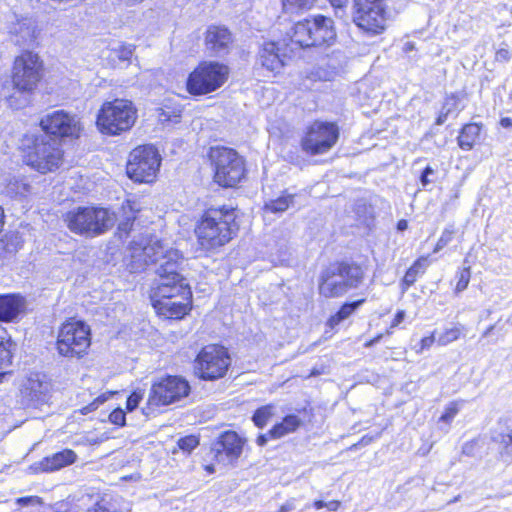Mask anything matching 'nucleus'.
<instances>
[{
    "label": "nucleus",
    "instance_id": "nucleus-16",
    "mask_svg": "<svg viewBox=\"0 0 512 512\" xmlns=\"http://www.w3.org/2000/svg\"><path fill=\"white\" fill-rule=\"evenodd\" d=\"M40 125L45 131V135L59 138H78L82 129L77 116L63 110L47 114L41 119Z\"/></svg>",
    "mask_w": 512,
    "mask_h": 512
},
{
    "label": "nucleus",
    "instance_id": "nucleus-34",
    "mask_svg": "<svg viewBox=\"0 0 512 512\" xmlns=\"http://www.w3.org/2000/svg\"><path fill=\"white\" fill-rule=\"evenodd\" d=\"M274 412H275L274 405L268 404V405L262 406L255 411V413L252 417V420L257 427L263 428L267 424V422L270 420V418L274 415Z\"/></svg>",
    "mask_w": 512,
    "mask_h": 512
},
{
    "label": "nucleus",
    "instance_id": "nucleus-30",
    "mask_svg": "<svg viewBox=\"0 0 512 512\" xmlns=\"http://www.w3.org/2000/svg\"><path fill=\"white\" fill-rule=\"evenodd\" d=\"M428 266L427 258L421 257L414 262V264L407 270L402 280L403 289L407 290L412 286L419 275H422Z\"/></svg>",
    "mask_w": 512,
    "mask_h": 512
},
{
    "label": "nucleus",
    "instance_id": "nucleus-51",
    "mask_svg": "<svg viewBox=\"0 0 512 512\" xmlns=\"http://www.w3.org/2000/svg\"><path fill=\"white\" fill-rule=\"evenodd\" d=\"M511 58L510 51L507 48H500L496 51L497 61H508Z\"/></svg>",
    "mask_w": 512,
    "mask_h": 512
},
{
    "label": "nucleus",
    "instance_id": "nucleus-21",
    "mask_svg": "<svg viewBox=\"0 0 512 512\" xmlns=\"http://www.w3.org/2000/svg\"><path fill=\"white\" fill-rule=\"evenodd\" d=\"M153 307L167 318H182L191 309V299L181 297H150Z\"/></svg>",
    "mask_w": 512,
    "mask_h": 512
},
{
    "label": "nucleus",
    "instance_id": "nucleus-42",
    "mask_svg": "<svg viewBox=\"0 0 512 512\" xmlns=\"http://www.w3.org/2000/svg\"><path fill=\"white\" fill-rule=\"evenodd\" d=\"M198 444L199 441L195 436H186L178 440V447L187 452L192 451Z\"/></svg>",
    "mask_w": 512,
    "mask_h": 512
},
{
    "label": "nucleus",
    "instance_id": "nucleus-46",
    "mask_svg": "<svg viewBox=\"0 0 512 512\" xmlns=\"http://www.w3.org/2000/svg\"><path fill=\"white\" fill-rule=\"evenodd\" d=\"M109 420L115 425L124 426L126 424V415L124 410L121 408L114 409L109 415Z\"/></svg>",
    "mask_w": 512,
    "mask_h": 512
},
{
    "label": "nucleus",
    "instance_id": "nucleus-62",
    "mask_svg": "<svg viewBox=\"0 0 512 512\" xmlns=\"http://www.w3.org/2000/svg\"><path fill=\"white\" fill-rule=\"evenodd\" d=\"M415 49V44L413 42H406L404 44L403 50L405 52H410Z\"/></svg>",
    "mask_w": 512,
    "mask_h": 512
},
{
    "label": "nucleus",
    "instance_id": "nucleus-22",
    "mask_svg": "<svg viewBox=\"0 0 512 512\" xmlns=\"http://www.w3.org/2000/svg\"><path fill=\"white\" fill-rule=\"evenodd\" d=\"M77 458L78 456L73 450L64 449L33 463L30 469L35 473L53 472L74 464Z\"/></svg>",
    "mask_w": 512,
    "mask_h": 512
},
{
    "label": "nucleus",
    "instance_id": "nucleus-54",
    "mask_svg": "<svg viewBox=\"0 0 512 512\" xmlns=\"http://www.w3.org/2000/svg\"><path fill=\"white\" fill-rule=\"evenodd\" d=\"M450 114H448L447 112H445L444 110L441 109L437 119H436V124L437 125H442L445 123V121L447 120L448 116Z\"/></svg>",
    "mask_w": 512,
    "mask_h": 512
},
{
    "label": "nucleus",
    "instance_id": "nucleus-19",
    "mask_svg": "<svg viewBox=\"0 0 512 512\" xmlns=\"http://www.w3.org/2000/svg\"><path fill=\"white\" fill-rule=\"evenodd\" d=\"M293 52L294 45L279 42H264L258 53V60L268 71L279 73L289 59L287 51Z\"/></svg>",
    "mask_w": 512,
    "mask_h": 512
},
{
    "label": "nucleus",
    "instance_id": "nucleus-44",
    "mask_svg": "<svg viewBox=\"0 0 512 512\" xmlns=\"http://www.w3.org/2000/svg\"><path fill=\"white\" fill-rule=\"evenodd\" d=\"M458 412H459L458 403L452 402L445 408V412L440 417V421L450 423L453 420V418L457 415Z\"/></svg>",
    "mask_w": 512,
    "mask_h": 512
},
{
    "label": "nucleus",
    "instance_id": "nucleus-41",
    "mask_svg": "<svg viewBox=\"0 0 512 512\" xmlns=\"http://www.w3.org/2000/svg\"><path fill=\"white\" fill-rule=\"evenodd\" d=\"M109 396H110V394H108V395L102 394V395L98 396L90 404H88L80 409L81 414L87 415L88 413L95 411L96 409H98V407L101 404H103L104 402H106L108 400Z\"/></svg>",
    "mask_w": 512,
    "mask_h": 512
},
{
    "label": "nucleus",
    "instance_id": "nucleus-29",
    "mask_svg": "<svg viewBox=\"0 0 512 512\" xmlns=\"http://www.w3.org/2000/svg\"><path fill=\"white\" fill-rule=\"evenodd\" d=\"M294 194L284 193L276 199H270L264 204L266 213L280 214L294 205Z\"/></svg>",
    "mask_w": 512,
    "mask_h": 512
},
{
    "label": "nucleus",
    "instance_id": "nucleus-37",
    "mask_svg": "<svg viewBox=\"0 0 512 512\" xmlns=\"http://www.w3.org/2000/svg\"><path fill=\"white\" fill-rule=\"evenodd\" d=\"M283 7L288 12H295L303 9H310L316 0H282Z\"/></svg>",
    "mask_w": 512,
    "mask_h": 512
},
{
    "label": "nucleus",
    "instance_id": "nucleus-3",
    "mask_svg": "<svg viewBox=\"0 0 512 512\" xmlns=\"http://www.w3.org/2000/svg\"><path fill=\"white\" fill-rule=\"evenodd\" d=\"M117 220L116 214L103 207H76L63 215L67 228L78 235L94 237L111 229Z\"/></svg>",
    "mask_w": 512,
    "mask_h": 512
},
{
    "label": "nucleus",
    "instance_id": "nucleus-8",
    "mask_svg": "<svg viewBox=\"0 0 512 512\" xmlns=\"http://www.w3.org/2000/svg\"><path fill=\"white\" fill-rule=\"evenodd\" d=\"M56 345L63 357H83L91 345L90 327L81 320L69 319L61 325Z\"/></svg>",
    "mask_w": 512,
    "mask_h": 512
},
{
    "label": "nucleus",
    "instance_id": "nucleus-31",
    "mask_svg": "<svg viewBox=\"0 0 512 512\" xmlns=\"http://www.w3.org/2000/svg\"><path fill=\"white\" fill-rule=\"evenodd\" d=\"M364 301V299H361L355 302L343 304L339 311L328 319V326L330 328H334L339 325L342 321L351 316L357 310V308H359L364 303Z\"/></svg>",
    "mask_w": 512,
    "mask_h": 512
},
{
    "label": "nucleus",
    "instance_id": "nucleus-47",
    "mask_svg": "<svg viewBox=\"0 0 512 512\" xmlns=\"http://www.w3.org/2000/svg\"><path fill=\"white\" fill-rule=\"evenodd\" d=\"M143 398V392L141 390L134 391L128 398L126 408L128 411L136 409Z\"/></svg>",
    "mask_w": 512,
    "mask_h": 512
},
{
    "label": "nucleus",
    "instance_id": "nucleus-53",
    "mask_svg": "<svg viewBox=\"0 0 512 512\" xmlns=\"http://www.w3.org/2000/svg\"><path fill=\"white\" fill-rule=\"evenodd\" d=\"M404 318H405V312L402 310L398 311L391 323L390 328L392 329V328L397 327L404 320Z\"/></svg>",
    "mask_w": 512,
    "mask_h": 512
},
{
    "label": "nucleus",
    "instance_id": "nucleus-28",
    "mask_svg": "<svg viewBox=\"0 0 512 512\" xmlns=\"http://www.w3.org/2000/svg\"><path fill=\"white\" fill-rule=\"evenodd\" d=\"M15 344L8 336L7 331L0 327V369L10 366L13 358Z\"/></svg>",
    "mask_w": 512,
    "mask_h": 512
},
{
    "label": "nucleus",
    "instance_id": "nucleus-2",
    "mask_svg": "<svg viewBox=\"0 0 512 512\" xmlns=\"http://www.w3.org/2000/svg\"><path fill=\"white\" fill-rule=\"evenodd\" d=\"M42 77V62L37 54L23 52L14 60L12 69L13 92L3 93L9 106L13 109L24 107L27 102L26 93L32 92Z\"/></svg>",
    "mask_w": 512,
    "mask_h": 512
},
{
    "label": "nucleus",
    "instance_id": "nucleus-58",
    "mask_svg": "<svg viewBox=\"0 0 512 512\" xmlns=\"http://www.w3.org/2000/svg\"><path fill=\"white\" fill-rule=\"evenodd\" d=\"M131 220H134V217H132V218L128 217L126 222L120 223L119 224V230L124 231V232H128V230L130 229L129 226L131 225V223H130Z\"/></svg>",
    "mask_w": 512,
    "mask_h": 512
},
{
    "label": "nucleus",
    "instance_id": "nucleus-33",
    "mask_svg": "<svg viewBox=\"0 0 512 512\" xmlns=\"http://www.w3.org/2000/svg\"><path fill=\"white\" fill-rule=\"evenodd\" d=\"M464 331V326L462 324H456L453 327L445 328L442 333L439 334L437 338V343L440 346H446L456 340H458Z\"/></svg>",
    "mask_w": 512,
    "mask_h": 512
},
{
    "label": "nucleus",
    "instance_id": "nucleus-36",
    "mask_svg": "<svg viewBox=\"0 0 512 512\" xmlns=\"http://www.w3.org/2000/svg\"><path fill=\"white\" fill-rule=\"evenodd\" d=\"M25 389L30 391L32 398H38L47 390V385L39 379L38 375H35L27 380Z\"/></svg>",
    "mask_w": 512,
    "mask_h": 512
},
{
    "label": "nucleus",
    "instance_id": "nucleus-61",
    "mask_svg": "<svg viewBox=\"0 0 512 512\" xmlns=\"http://www.w3.org/2000/svg\"><path fill=\"white\" fill-rule=\"evenodd\" d=\"M293 509H294L293 504H292V503H290V502H288V503H285L284 505H282V506L280 507L279 512H289V511H291V510H293Z\"/></svg>",
    "mask_w": 512,
    "mask_h": 512
},
{
    "label": "nucleus",
    "instance_id": "nucleus-35",
    "mask_svg": "<svg viewBox=\"0 0 512 512\" xmlns=\"http://www.w3.org/2000/svg\"><path fill=\"white\" fill-rule=\"evenodd\" d=\"M20 38L16 39V43L19 45L30 46L36 39L35 27L31 23H22L19 27Z\"/></svg>",
    "mask_w": 512,
    "mask_h": 512
},
{
    "label": "nucleus",
    "instance_id": "nucleus-40",
    "mask_svg": "<svg viewBox=\"0 0 512 512\" xmlns=\"http://www.w3.org/2000/svg\"><path fill=\"white\" fill-rule=\"evenodd\" d=\"M470 277H471L470 266L463 267L457 273L458 281H457L456 288H455L456 293H460L467 288L469 281H470Z\"/></svg>",
    "mask_w": 512,
    "mask_h": 512
},
{
    "label": "nucleus",
    "instance_id": "nucleus-13",
    "mask_svg": "<svg viewBox=\"0 0 512 512\" xmlns=\"http://www.w3.org/2000/svg\"><path fill=\"white\" fill-rule=\"evenodd\" d=\"M385 0H354L353 21L362 30L379 34L386 27Z\"/></svg>",
    "mask_w": 512,
    "mask_h": 512
},
{
    "label": "nucleus",
    "instance_id": "nucleus-9",
    "mask_svg": "<svg viewBox=\"0 0 512 512\" xmlns=\"http://www.w3.org/2000/svg\"><path fill=\"white\" fill-rule=\"evenodd\" d=\"M161 155L153 145H141L134 148L126 166L130 179L139 183H151L156 179L161 165Z\"/></svg>",
    "mask_w": 512,
    "mask_h": 512
},
{
    "label": "nucleus",
    "instance_id": "nucleus-18",
    "mask_svg": "<svg viewBox=\"0 0 512 512\" xmlns=\"http://www.w3.org/2000/svg\"><path fill=\"white\" fill-rule=\"evenodd\" d=\"M130 250L133 262L138 268H142L151 263H158L167 249L156 236L145 235L133 240Z\"/></svg>",
    "mask_w": 512,
    "mask_h": 512
},
{
    "label": "nucleus",
    "instance_id": "nucleus-48",
    "mask_svg": "<svg viewBox=\"0 0 512 512\" xmlns=\"http://www.w3.org/2000/svg\"><path fill=\"white\" fill-rule=\"evenodd\" d=\"M268 434L271 438L278 439L289 433L286 431L282 423H278L274 425L271 430H269Z\"/></svg>",
    "mask_w": 512,
    "mask_h": 512
},
{
    "label": "nucleus",
    "instance_id": "nucleus-10",
    "mask_svg": "<svg viewBox=\"0 0 512 512\" xmlns=\"http://www.w3.org/2000/svg\"><path fill=\"white\" fill-rule=\"evenodd\" d=\"M32 146L28 147L24 155L27 165L41 173H47L58 168L62 160L60 142L49 135H40L33 138Z\"/></svg>",
    "mask_w": 512,
    "mask_h": 512
},
{
    "label": "nucleus",
    "instance_id": "nucleus-63",
    "mask_svg": "<svg viewBox=\"0 0 512 512\" xmlns=\"http://www.w3.org/2000/svg\"><path fill=\"white\" fill-rule=\"evenodd\" d=\"M314 507L319 510V509H322V508H326V502L322 501V500H317L314 502Z\"/></svg>",
    "mask_w": 512,
    "mask_h": 512
},
{
    "label": "nucleus",
    "instance_id": "nucleus-64",
    "mask_svg": "<svg viewBox=\"0 0 512 512\" xmlns=\"http://www.w3.org/2000/svg\"><path fill=\"white\" fill-rule=\"evenodd\" d=\"M407 226H408V224H407V221H405V220H400V221L398 222V224H397V228H398V230H400V231L405 230V229L407 228Z\"/></svg>",
    "mask_w": 512,
    "mask_h": 512
},
{
    "label": "nucleus",
    "instance_id": "nucleus-59",
    "mask_svg": "<svg viewBox=\"0 0 512 512\" xmlns=\"http://www.w3.org/2000/svg\"><path fill=\"white\" fill-rule=\"evenodd\" d=\"M268 436L269 434H261L258 436L257 440H256V443L259 445V446H264L266 445L267 441H268Z\"/></svg>",
    "mask_w": 512,
    "mask_h": 512
},
{
    "label": "nucleus",
    "instance_id": "nucleus-43",
    "mask_svg": "<svg viewBox=\"0 0 512 512\" xmlns=\"http://www.w3.org/2000/svg\"><path fill=\"white\" fill-rule=\"evenodd\" d=\"M281 423L288 433H292L300 426L301 420L296 415H288Z\"/></svg>",
    "mask_w": 512,
    "mask_h": 512
},
{
    "label": "nucleus",
    "instance_id": "nucleus-32",
    "mask_svg": "<svg viewBox=\"0 0 512 512\" xmlns=\"http://www.w3.org/2000/svg\"><path fill=\"white\" fill-rule=\"evenodd\" d=\"M493 441L499 444V453L504 461H512V430L493 436Z\"/></svg>",
    "mask_w": 512,
    "mask_h": 512
},
{
    "label": "nucleus",
    "instance_id": "nucleus-6",
    "mask_svg": "<svg viewBox=\"0 0 512 512\" xmlns=\"http://www.w3.org/2000/svg\"><path fill=\"white\" fill-rule=\"evenodd\" d=\"M290 36L291 45L299 48L331 45L336 39L333 20L322 15L296 23Z\"/></svg>",
    "mask_w": 512,
    "mask_h": 512
},
{
    "label": "nucleus",
    "instance_id": "nucleus-45",
    "mask_svg": "<svg viewBox=\"0 0 512 512\" xmlns=\"http://www.w3.org/2000/svg\"><path fill=\"white\" fill-rule=\"evenodd\" d=\"M458 106H459V99L457 98V96L452 94V95L446 97L441 109L444 110L445 112H447L448 114H451V113L459 110Z\"/></svg>",
    "mask_w": 512,
    "mask_h": 512
},
{
    "label": "nucleus",
    "instance_id": "nucleus-25",
    "mask_svg": "<svg viewBox=\"0 0 512 512\" xmlns=\"http://www.w3.org/2000/svg\"><path fill=\"white\" fill-rule=\"evenodd\" d=\"M181 260V255L178 250L168 249L165 251V254L162 255L160 259L159 267L156 270L157 275H169V276H182L178 272L179 261Z\"/></svg>",
    "mask_w": 512,
    "mask_h": 512
},
{
    "label": "nucleus",
    "instance_id": "nucleus-1",
    "mask_svg": "<svg viewBox=\"0 0 512 512\" xmlns=\"http://www.w3.org/2000/svg\"><path fill=\"white\" fill-rule=\"evenodd\" d=\"M235 219L233 208L223 206L206 210L195 229L201 247L210 251L227 244L238 230Z\"/></svg>",
    "mask_w": 512,
    "mask_h": 512
},
{
    "label": "nucleus",
    "instance_id": "nucleus-15",
    "mask_svg": "<svg viewBox=\"0 0 512 512\" xmlns=\"http://www.w3.org/2000/svg\"><path fill=\"white\" fill-rule=\"evenodd\" d=\"M189 383L182 377L168 376L152 385L148 397L150 406L169 405L188 396Z\"/></svg>",
    "mask_w": 512,
    "mask_h": 512
},
{
    "label": "nucleus",
    "instance_id": "nucleus-60",
    "mask_svg": "<svg viewBox=\"0 0 512 512\" xmlns=\"http://www.w3.org/2000/svg\"><path fill=\"white\" fill-rule=\"evenodd\" d=\"M382 338V334H379L377 335L376 337H374L373 339L369 340L368 342L365 343V347L369 348V347H372L373 345H375L376 343H378Z\"/></svg>",
    "mask_w": 512,
    "mask_h": 512
},
{
    "label": "nucleus",
    "instance_id": "nucleus-26",
    "mask_svg": "<svg viewBox=\"0 0 512 512\" xmlns=\"http://www.w3.org/2000/svg\"><path fill=\"white\" fill-rule=\"evenodd\" d=\"M31 185L24 178L13 177L5 185L3 193L13 199H24L30 195Z\"/></svg>",
    "mask_w": 512,
    "mask_h": 512
},
{
    "label": "nucleus",
    "instance_id": "nucleus-4",
    "mask_svg": "<svg viewBox=\"0 0 512 512\" xmlns=\"http://www.w3.org/2000/svg\"><path fill=\"white\" fill-rule=\"evenodd\" d=\"M362 279L363 270L359 265L336 262L321 273L319 293L326 298L340 297L349 289L356 288Z\"/></svg>",
    "mask_w": 512,
    "mask_h": 512
},
{
    "label": "nucleus",
    "instance_id": "nucleus-17",
    "mask_svg": "<svg viewBox=\"0 0 512 512\" xmlns=\"http://www.w3.org/2000/svg\"><path fill=\"white\" fill-rule=\"evenodd\" d=\"M245 439L234 431L221 433L211 444V457L222 464H231L236 461L243 452Z\"/></svg>",
    "mask_w": 512,
    "mask_h": 512
},
{
    "label": "nucleus",
    "instance_id": "nucleus-56",
    "mask_svg": "<svg viewBox=\"0 0 512 512\" xmlns=\"http://www.w3.org/2000/svg\"><path fill=\"white\" fill-rule=\"evenodd\" d=\"M339 507H340V502L337 500H332L330 502H326V508L329 511H337Z\"/></svg>",
    "mask_w": 512,
    "mask_h": 512
},
{
    "label": "nucleus",
    "instance_id": "nucleus-52",
    "mask_svg": "<svg viewBox=\"0 0 512 512\" xmlns=\"http://www.w3.org/2000/svg\"><path fill=\"white\" fill-rule=\"evenodd\" d=\"M331 5L336 9V14L338 12H343V9L348 4V0H329Z\"/></svg>",
    "mask_w": 512,
    "mask_h": 512
},
{
    "label": "nucleus",
    "instance_id": "nucleus-24",
    "mask_svg": "<svg viewBox=\"0 0 512 512\" xmlns=\"http://www.w3.org/2000/svg\"><path fill=\"white\" fill-rule=\"evenodd\" d=\"M231 41V34L224 27L210 26L206 32V47L216 54L224 53Z\"/></svg>",
    "mask_w": 512,
    "mask_h": 512
},
{
    "label": "nucleus",
    "instance_id": "nucleus-14",
    "mask_svg": "<svg viewBox=\"0 0 512 512\" xmlns=\"http://www.w3.org/2000/svg\"><path fill=\"white\" fill-rule=\"evenodd\" d=\"M339 138V129L335 123L313 122L301 141L302 149L311 155L328 152Z\"/></svg>",
    "mask_w": 512,
    "mask_h": 512
},
{
    "label": "nucleus",
    "instance_id": "nucleus-7",
    "mask_svg": "<svg viewBox=\"0 0 512 512\" xmlns=\"http://www.w3.org/2000/svg\"><path fill=\"white\" fill-rule=\"evenodd\" d=\"M209 158L214 167L215 182L223 187L236 186L245 176V161L232 148L211 147Z\"/></svg>",
    "mask_w": 512,
    "mask_h": 512
},
{
    "label": "nucleus",
    "instance_id": "nucleus-12",
    "mask_svg": "<svg viewBox=\"0 0 512 512\" xmlns=\"http://www.w3.org/2000/svg\"><path fill=\"white\" fill-rule=\"evenodd\" d=\"M230 366V356L220 345L202 348L195 360L196 374L203 380H217L225 376Z\"/></svg>",
    "mask_w": 512,
    "mask_h": 512
},
{
    "label": "nucleus",
    "instance_id": "nucleus-57",
    "mask_svg": "<svg viewBox=\"0 0 512 512\" xmlns=\"http://www.w3.org/2000/svg\"><path fill=\"white\" fill-rule=\"evenodd\" d=\"M159 120L162 122H166V121L177 122L176 119H172L171 116L169 114H167L163 109H161V112L159 113Z\"/></svg>",
    "mask_w": 512,
    "mask_h": 512
},
{
    "label": "nucleus",
    "instance_id": "nucleus-50",
    "mask_svg": "<svg viewBox=\"0 0 512 512\" xmlns=\"http://www.w3.org/2000/svg\"><path fill=\"white\" fill-rule=\"evenodd\" d=\"M434 173V170L430 167V166H427L421 176H420V181H421V184L423 187H426L429 183H430V180L428 179V176L429 175H432Z\"/></svg>",
    "mask_w": 512,
    "mask_h": 512
},
{
    "label": "nucleus",
    "instance_id": "nucleus-23",
    "mask_svg": "<svg viewBox=\"0 0 512 512\" xmlns=\"http://www.w3.org/2000/svg\"><path fill=\"white\" fill-rule=\"evenodd\" d=\"M25 298L19 294H0V322H14L25 311Z\"/></svg>",
    "mask_w": 512,
    "mask_h": 512
},
{
    "label": "nucleus",
    "instance_id": "nucleus-11",
    "mask_svg": "<svg viewBox=\"0 0 512 512\" xmlns=\"http://www.w3.org/2000/svg\"><path fill=\"white\" fill-rule=\"evenodd\" d=\"M229 69L218 62H203L189 75L187 90L192 95L215 91L227 80Z\"/></svg>",
    "mask_w": 512,
    "mask_h": 512
},
{
    "label": "nucleus",
    "instance_id": "nucleus-27",
    "mask_svg": "<svg viewBox=\"0 0 512 512\" xmlns=\"http://www.w3.org/2000/svg\"><path fill=\"white\" fill-rule=\"evenodd\" d=\"M480 132L481 126L476 123L464 125L457 139L459 147L465 151L471 150L479 138Z\"/></svg>",
    "mask_w": 512,
    "mask_h": 512
},
{
    "label": "nucleus",
    "instance_id": "nucleus-5",
    "mask_svg": "<svg viewBox=\"0 0 512 512\" xmlns=\"http://www.w3.org/2000/svg\"><path fill=\"white\" fill-rule=\"evenodd\" d=\"M137 110L133 103L125 99L106 101L97 114L98 130L107 135H119L129 130L135 123Z\"/></svg>",
    "mask_w": 512,
    "mask_h": 512
},
{
    "label": "nucleus",
    "instance_id": "nucleus-55",
    "mask_svg": "<svg viewBox=\"0 0 512 512\" xmlns=\"http://www.w3.org/2000/svg\"><path fill=\"white\" fill-rule=\"evenodd\" d=\"M121 5L126 7H132L139 3H142L144 0H117Z\"/></svg>",
    "mask_w": 512,
    "mask_h": 512
},
{
    "label": "nucleus",
    "instance_id": "nucleus-20",
    "mask_svg": "<svg viewBox=\"0 0 512 512\" xmlns=\"http://www.w3.org/2000/svg\"><path fill=\"white\" fill-rule=\"evenodd\" d=\"M150 297H181L191 299L192 292L183 276L157 275Z\"/></svg>",
    "mask_w": 512,
    "mask_h": 512
},
{
    "label": "nucleus",
    "instance_id": "nucleus-39",
    "mask_svg": "<svg viewBox=\"0 0 512 512\" xmlns=\"http://www.w3.org/2000/svg\"><path fill=\"white\" fill-rule=\"evenodd\" d=\"M455 228L453 225H449L447 226L440 238L438 239L437 243H436V246L434 248V252H439L440 250H442L445 246H447L453 239L454 235H455Z\"/></svg>",
    "mask_w": 512,
    "mask_h": 512
},
{
    "label": "nucleus",
    "instance_id": "nucleus-38",
    "mask_svg": "<svg viewBox=\"0 0 512 512\" xmlns=\"http://www.w3.org/2000/svg\"><path fill=\"white\" fill-rule=\"evenodd\" d=\"M112 54L121 61H128L134 52V46L131 44H118L111 49Z\"/></svg>",
    "mask_w": 512,
    "mask_h": 512
},
{
    "label": "nucleus",
    "instance_id": "nucleus-49",
    "mask_svg": "<svg viewBox=\"0 0 512 512\" xmlns=\"http://www.w3.org/2000/svg\"><path fill=\"white\" fill-rule=\"evenodd\" d=\"M434 342H435V335H434V332H433L430 336L424 337L421 340V342H420V349L417 350V353H421L424 350L429 349L433 345Z\"/></svg>",
    "mask_w": 512,
    "mask_h": 512
}]
</instances>
